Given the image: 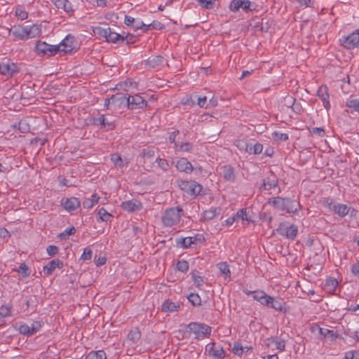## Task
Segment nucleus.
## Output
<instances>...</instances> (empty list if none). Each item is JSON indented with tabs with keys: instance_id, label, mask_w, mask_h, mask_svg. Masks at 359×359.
<instances>
[{
	"instance_id": "1",
	"label": "nucleus",
	"mask_w": 359,
	"mask_h": 359,
	"mask_svg": "<svg viewBox=\"0 0 359 359\" xmlns=\"http://www.w3.org/2000/svg\"><path fill=\"white\" fill-rule=\"evenodd\" d=\"M246 294H251L253 299L259 302L262 306L272 308L278 311H282L285 305V302L283 299L273 298L262 290L249 292Z\"/></svg>"
},
{
	"instance_id": "2",
	"label": "nucleus",
	"mask_w": 359,
	"mask_h": 359,
	"mask_svg": "<svg viewBox=\"0 0 359 359\" xmlns=\"http://www.w3.org/2000/svg\"><path fill=\"white\" fill-rule=\"evenodd\" d=\"M182 215L183 210L182 208H168L162 216V222L164 226L171 227L180 222Z\"/></svg>"
},
{
	"instance_id": "3",
	"label": "nucleus",
	"mask_w": 359,
	"mask_h": 359,
	"mask_svg": "<svg viewBox=\"0 0 359 359\" xmlns=\"http://www.w3.org/2000/svg\"><path fill=\"white\" fill-rule=\"evenodd\" d=\"M276 208L280 210H286L287 212H296L299 208V203L290 198L275 197L272 201Z\"/></svg>"
},
{
	"instance_id": "4",
	"label": "nucleus",
	"mask_w": 359,
	"mask_h": 359,
	"mask_svg": "<svg viewBox=\"0 0 359 359\" xmlns=\"http://www.w3.org/2000/svg\"><path fill=\"white\" fill-rule=\"evenodd\" d=\"M188 328L195 335L196 339H203L209 337L211 333V327L203 323L192 322L188 325Z\"/></svg>"
},
{
	"instance_id": "5",
	"label": "nucleus",
	"mask_w": 359,
	"mask_h": 359,
	"mask_svg": "<svg viewBox=\"0 0 359 359\" xmlns=\"http://www.w3.org/2000/svg\"><path fill=\"white\" fill-rule=\"evenodd\" d=\"M178 186L181 190L190 196H196L202 191V186L195 181L180 180Z\"/></svg>"
},
{
	"instance_id": "6",
	"label": "nucleus",
	"mask_w": 359,
	"mask_h": 359,
	"mask_svg": "<svg viewBox=\"0 0 359 359\" xmlns=\"http://www.w3.org/2000/svg\"><path fill=\"white\" fill-rule=\"evenodd\" d=\"M324 204L331 212L341 217H344L347 215L350 210V208L346 205L334 202L330 198L325 200Z\"/></svg>"
},
{
	"instance_id": "7",
	"label": "nucleus",
	"mask_w": 359,
	"mask_h": 359,
	"mask_svg": "<svg viewBox=\"0 0 359 359\" xmlns=\"http://www.w3.org/2000/svg\"><path fill=\"white\" fill-rule=\"evenodd\" d=\"M60 47L49 45L44 41H39L35 45V50L39 56L50 57L57 53Z\"/></svg>"
},
{
	"instance_id": "8",
	"label": "nucleus",
	"mask_w": 359,
	"mask_h": 359,
	"mask_svg": "<svg viewBox=\"0 0 359 359\" xmlns=\"http://www.w3.org/2000/svg\"><path fill=\"white\" fill-rule=\"evenodd\" d=\"M147 106V101L140 95L136 94L133 96H128L127 107L130 109H143Z\"/></svg>"
},
{
	"instance_id": "9",
	"label": "nucleus",
	"mask_w": 359,
	"mask_h": 359,
	"mask_svg": "<svg viewBox=\"0 0 359 359\" xmlns=\"http://www.w3.org/2000/svg\"><path fill=\"white\" fill-rule=\"evenodd\" d=\"M206 351L208 355L215 359H224L226 353L223 348L220 346H217L215 342L210 343L206 346Z\"/></svg>"
},
{
	"instance_id": "10",
	"label": "nucleus",
	"mask_w": 359,
	"mask_h": 359,
	"mask_svg": "<svg viewBox=\"0 0 359 359\" xmlns=\"http://www.w3.org/2000/svg\"><path fill=\"white\" fill-rule=\"evenodd\" d=\"M342 45L347 49L359 47V32H353L342 41Z\"/></svg>"
},
{
	"instance_id": "11",
	"label": "nucleus",
	"mask_w": 359,
	"mask_h": 359,
	"mask_svg": "<svg viewBox=\"0 0 359 359\" xmlns=\"http://www.w3.org/2000/svg\"><path fill=\"white\" fill-rule=\"evenodd\" d=\"M19 69L16 64L10 61L3 62L0 64V74L5 76H13L18 72Z\"/></svg>"
},
{
	"instance_id": "12",
	"label": "nucleus",
	"mask_w": 359,
	"mask_h": 359,
	"mask_svg": "<svg viewBox=\"0 0 359 359\" xmlns=\"http://www.w3.org/2000/svg\"><path fill=\"white\" fill-rule=\"evenodd\" d=\"M74 39L71 35H67L63 41L57 46L60 47L57 52L64 53L65 54L69 53L74 48Z\"/></svg>"
},
{
	"instance_id": "13",
	"label": "nucleus",
	"mask_w": 359,
	"mask_h": 359,
	"mask_svg": "<svg viewBox=\"0 0 359 359\" xmlns=\"http://www.w3.org/2000/svg\"><path fill=\"white\" fill-rule=\"evenodd\" d=\"M278 231L282 235H285L287 238L294 239L297 234L298 229L294 224H280Z\"/></svg>"
},
{
	"instance_id": "14",
	"label": "nucleus",
	"mask_w": 359,
	"mask_h": 359,
	"mask_svg": "<svg viewBox=\"0 0 359 359\" xmlns=\"http://www.w3.org/2000/svg\"><path fill=\"white\" fill-rule=\"evenodd\" d=\"M175 167L180 172L190 174L193 170L192 164L186 158H180L176 160Z\"/></svg>"
},
{
	"instance_id": "15",
	"label": "nucleus",
	"mask_w": 359,
	"mask_h": 359,
	"mask_svg": "<svg viewBox=\"0 0 359 359\" xmlns=\"http://www.w3.org/2000/svg\"><path fill=\"white\" fill-rule=\"evenodd\" d=\"M62 205L67 211L72 212L80 207L81 202L77 198L71 197L63 199L62 201Z\"/></svg>"
},
{
	"instance_id": "16",
	"label": "nucleus",
	"mask_w": 359,
	"mask_h": 359,
	"mask_svg": "<svg viewBox=\"0 0 359 359\" xmlns=\"http://www.w3.org/2000/svg\"><path fill=\"white\" fill-rule=\"evenodd\" d=\"M64 266L63 262L59 259H55L49 262L43 266V272L47 276L53 274L55 269H62Z\"/></svg>"
},
{
	"instance_id": "17",
	"label": "nucleus",
	"mask_w": 359,
	"mask_h": 359,
	"mask_svg": "<svg viewBox=\"0 0 359 359\" xmlns=\"http://www.w3.org/2000/svg\"><path fill=\"white\" fill-rule=\"evenodd\" d=\"M317 95L323 101L324 107L328 110L330 108V103L327 87L323 85L320 86L317 91Z\"/></svg>"
},
{
	"instance_id": "18",
	"label": "nucleus",
	"mask_w": 359,
	"mask_h": 359,
	"mask_svg": "<svg viewBox=\"0 0 359 359\" xmlns=\"http://www.w3.org/2000/svg\"><path fill=\"white\" fill-rule=\"evenodd\" d=\"M121 206L123 210L128 212L138 210L142 207L141 202L135 199L123 201Z\"/></svg>"
},
{
	"instance_id": "19",
	"label": "nucleus",
	"mask_w": 359,
	"mask_h": 359,
	"mask_svg": "<svg viewBox=\"0 0 359 359\" xmlns=\"http://www.w3.org/2000/svg\"><path fill=\"white\" fill-rule=\"evenodd\" d=\"M27 39L40 36L41 34V26L34 24L26 26Z\"/></svg>"
},
{
	"instance_id": "20",
	"label": "nucleus",
	"mask_w": 359,
	"mask_h": 359,
	"mask_svg": "<svg viewBox=\"0 0 359 359\" xmlns=\"http://www.w3.org/2000/svg\"><path fill=\"white\" fill-rule=\"evenodd\" d=\"M94 124H99L102 128H104L107 130H112L115 128L114 123L106 118L104 115H101L97 118L94 119Z\"/></svg>"
},
{
	"instance_id": "21",
	"label": "nucleus",
	"mask_w": 359,
	"mask_h": 359,
	"mask_svg": "<svg viewBox=\"0 0 359 359\" xmlns=\"http://www.w3.org/2000/svg\"><path fill=\"white\" fill-rule=\"evenodd\" d=\"M27 29L26 26H18V27H14L10 29V33L14 36L15 37L18 38L20 40H27Z\"/></svg>"
},
{
	"instance_id": "22",
	"label": "nucleus",
	"mask_w": 359,
	"mask_h": 359,
	"mask_svg": "<svg viewBox=\"0 0 359 359\" xmlns=\"http://www.w3.org/2000/svg\"><path fill=\"white\" fill-rule=\"evenodd\" d=\"M277 185L278 180L276 177L273 175H271L266 179L263 180V184L260 189L264 190H271V189L275 188Z\"/></svg>"
},
{
	"instance_id": "23",
	"label": "nucleus",
	"mask_w": 359,
	"mask_h": 359,
	"mask_svg": "<svg viewBox=\"0 0 359 359\" xmlns=\"http://www.w3.org/2000/svg\"><path fill=\"white\" fill-rule=\"evenodd\" d=\"M112 100V104L121 107L122 105L127 106L128 104V96L123 93H116L111 97Z\"/></svg>"
},
{
	"instance_id": "24",
	"label": "nucleus",
	"mask_w": 359,
	"mask_h": 359,
	"mask_svg": "<svg viewBox=\"0 0 359 359\" xmlns=\"http://www.w3.org/2000/svg\"><path fill=\"white\" fill-rule=\"evenodd\" d=\"M53 2L57 8L62 9L67 13L73 11L72 4L68 0H53Z\"/></svg>"
},
{
	"instance_id": "25",
	"label": "nucleus",
	"mask_w": 359,
	"mask_h": 359,
	"mask_svg": "<svg viewBox=\"0 0 359 359\" xmlns=\"http://www.w3.org/2000/svg\"><path fill=\"white\" fill-rule=\"evenodd\" d=\"M318 330L319 331V334L320 335V339H323L327 337H330L332 339H335L338 337V334L334 332V330H331L327 328H323L317 325Z\"/></svg>"
},
{
	"instance_id": "26",
	"label": "nucleus",
	"mask_w": 359,
	"mask_h": 359,
	"mask_svg": "<svg viewBox=\"0 0 359 359\" xmlns=\"http://www.w3.org/2000/svg\"><path fill=\"white\" fill-rule=\"evenodd\" d=\"M164 59L162 56L156 55L151 57L147 59V65L151 68H156L159 66L162 65L163 63Z\"/></svg>"
},
{
	"instance_id": "27",
	"label": "nucleus",
	"mask_w": 359,
	"mask_h": 359,
	"mask_svg": "<svg viewBox=\"0 0 359 359\" xmlns=\"http://www.w3.org/2000/svg\"><path fill=\"white\" fill-rule=\"evenodd\" d=\"M106 41L107 42L114 43H118L119 41L123 42L124 41V36H121L119 34H117L116 32H112L111 28H109Z\"/></svg>"
},
{
	"instance_id": "28",
	"label": "nucleus",
	"mask_w": 359,
	"mask_h": 359,
	"mask_svg": "<svg viewBox=\"0 0 359 359\" xmlns=\"http://www.w3.org/2000/svg\"><path fill=\"white\" fill-rule=\"evenodd\" d=\"M99 200L100 197L96 194H94L91 196V198H85L82 204L84 208L90 209L93 208L95 204L97 203Z\"/></svg>"
},
{
	"instance_id": "29",
	"label": "nucleus",
	"mask_w": 359,
	"mask_h": 359,
	"mask_svg": "<svg viewBox=\"0 0 359 359\" xmlns=\"http://www.w3.org/2000/svg\"><path fill=\"white\" fill-rule=\"evenodd\" d=\"M338 285L337 279L334 278H328L325 280V290L329 293H333L335 291L336 287Z\"/></svg>"
},
{
	"instance_id": "30",
	"label": "nucleus",
	"mask_w": 359,
	"mask_h": 359,
	"mask_svg": "<svg viewBox=\"0 0 359 359\" xmlns=\"http://www.w3.org/2000/svg\"><path fill=\"white\" fill-rule=\"evenodd\" d=\"M218 269L219 270L221 274L224 277V279L230 280L231 271L229 269V266L226 262H220L217 265Z\"/></svg>"
},
{
	"instance_id": "31",
	"label": "nucleus",
	"mask_w": 359,
	"mask_h": 359,
	"mask_svg": "<svg viewBox=\"0 0 359 359\" xmlns=\"http://www.w3.org/2000/svg\"><path fill=\"white\" fill-rule=\"evenodd\" d=\"M141 338V332L137 327L133 328L128 334V339L133 344L137 343Z\"/></svg>"
},
{
	"instance_id": "32",
	"label": "nucleus",
	"mask_w": 359,
	"mask_h": 359,
	"mask_svg": "<svg viewBox=\"0 0 359 359\" xmlns=\"http://www.w3.org/2000/svg\"><path fill=\"white\" fill-rule=\"evenodd\" d=\"M179 307V304L172 302L170 300H166L162 304V311L165 312H172L177 311Z\"/></svg>"
},
{
	"instance_id": "33",
	"label": "nucleus",
	"mask_w": 359,
	"mask_h": 359,
	"mask_svg": "<svg viewBox=\"0 0 359 359\" xmlns=\"http://www.w3.org/2000/svg\"><path fill=\"white\" fill-rule=\"evenodd\" d=\"M223 175L224 179L229 181H233L235 178L234 170L230 165L223 167Z\"/></svg>"
},
{
	"instance_id": "34",
	"label": "nucleus",
	"mask_w": 359,
	"mask_h": 359,
	"mask_svg": "<svg viewBox=\"0 0 359 359\" xmlns=\"http://www.w3.org/2000/svg\"><path fill=\"white\" fill-rule=\"evenodd\" d=\"M196 237H187L181 238L180 241H177V243L181 244L183 248H191L193 244H196Z\"/></svg>"
},
{
	"instance_id": "35",
	"label": "nucleus",
	"mask_w": 359,
	"mask_h": 359,
	"mask_svg": "<svg viewBox=\"0 0 359 359\" xmlns=\"http://www.w3.org/2000/svg\"><path fill=\"white\" fill-rule=\"evenodd\" d=\"M97 215H99V218L102 222H111V219L114 217L113 215L109 213L104 208H101L98 210Z\"/></svg>"
},
{
	"instance_id": "36",
	"label": "nucleus",
	"mask_w": 359,
	"mask_h": 359,
	"mask_svg": "<svg viewBox=\"0 0 359 359\" xmlns=\"http://www.w3.org/2000/svg\"><path fill=\"white\" fill-rule=\"evenodd\" d=\"M86 359H107L106 353L104 351L90 352L85 358Z\"/></svg>"
},
{
	"instance_id": "37",
	"label": "nucleus",
	"mask_w": 359,
	"mask_h": 359,
	"mask_svg": "<svg viewBox=\"0 0 359 359\" xmlns=\"http://www.w3.org/2000/svg\"><path fill=\"white\" fill-rule=\"evenodd\" d=\"M219 211L217 208H210L203 212V219L205 220H211L219 215Z\"/></svg>"
},
{
	"instance_id": "38",
	"label": "nucleus",
	"mask_w": 359,
	"mask_h": 359,
	"mask_svg": "<svg viewBox=\"0 0 359 359\" xmlns=\"http://www.w3.org/2000/svg\"><path fill=\"white\" fill-rule=\"evenodd\" d=\"M235 217L236 221L241 219V220H246L248 222H252V219L250 217L248 216V214L246 212V209H241L238 210L236 214L233 215Z\"/></svg>"
},
{
	"instance_id": "39",
	"label": "nucleus",
	"mask_w": 359,
	"mask_h": 359,
	"mask_svg": "<svg viewBox=\"0 0 359 359\" xmlns=\"http://www.w3.org/2000/svg\"><path fill=\"white\" fill-rule=\"evenodd\" d=\"M191 276L196 286L199 288L203 283V279L202 276H201L199 272L196 270L191 272Z\"/></svg>"
},
{
	"instance_id": "40",
	"label": "nucleus",
	"mask_w": 359,
	"mask_h": 359,
	"mask_svg": "<svg viewBox=\"0 0 359 359\" xmlns=\"http://www.w3.org/2000/svg\"><path fill=\"white\" fill-rule=\"evenodd\" d=\"M164 27H165L164 25L162 24L161 22L154 20L149 25H147V26H145V28L144 29V32H147L149 29L161 30V29H164Z\"/></svg>"
},
{
	"instance_id": "41",
	"label": "nucleus",
	"mask_w": 359,
	"mask_h": 359,
	"mask_svg": "<svg viewBox=\"0 0 359 359\" xmlns=\"http://www.w3.org/2000/svg\"><path fill=\"white\" fill-rule=\"evenodd\" d=\"M257 7L258 5L257 4L249 0H244L243 1V11L245 12L258 11Z\"/></svg>"
},
{
	"instance_id": "42",
	"label": "nucleus",
	"mask_w": 359,
	"mask_h": 359,
	"mask_svg": "<svg viewBox=\"0 0 359 359\" xmlns=\"http://www.w3.org/2000/svg\"><path fill=\"white\" fill-rule=\"evenodd\" d=\"M110 27L107 28H102L100 27H96L93 29V32L95 35L99 36L100 37L104 38L107 39V34L109 32V29Z\"/></svg>"
},
{
	"instance_id": "43",
	"label": "nucleus",
	"mask_w": 359,
	"mask_h": 359,
	"mask_svg": "<svg viewBox=\"0 0 359 359\" xmlns=\"http://www.w3.org/2000/svg\"><path fill=\"white\" fill-rule=\"evenodd\" d=\"M243 1L244 0H233L230 4V10L231 11H238L240 8L243 10Z\"/></svg>"
},
{
	"instance_id": "44",
	"label": "nucleus",
	"mask_w": 359,
	"mask_h": 359,
	"mask_svg": "<svg viewBox=\"0 0 359 359\" xmlns=\"http://www.w3.org/2000/svg\"><path fill=\"white\" fill-rule=\"evenodd\" d=\"M192 144L189 142L184 143H175V149H178L180 151H189L192 149Z\"/></svg>"
},
{
	"instance_id": "45",
	"label": "nucleus",
	"mask_w": 359,
	"mask_h": 359,
	"mask_svg": "<svg viewBox=\"0 0 359 359\" xmlns=\"http://www.w3.org/2000/svg\"><path fill=\"white\" fill-rule=\"evenodd\" d=\"M189 301L194 306H200L201 303V297L198 294L196 293H191L188 296Z\"/></svg>"
},
{
	"instance_id": "46",
	"label": "nucleus",
	"mask_w": 359,
	"mask_h": 359,
	"mask_svg": "<svg viewBox=\"0 0 359 359\" xmlns=\"http://www.w3.org/2000/svg\"><path fill=\"white\" fill-rule=\"evenodd\" d=\"M232 352L238 356H241L244 353V347L239 342H234L232 348Z\"/></svg>"
},
{
	"instance_id": "47",
	"label": "nucleus",
	"mask_w": 359,
	"mask_h": 359,
	"mask_svg": "<svg viewBox=\"0 0 359 359\" xmlns=\"http://www.w3.org/2000/svg\"><path fill=\"white\" fill-rule=\"evenodd\" d=\"M76 233V229L74 226L67 228L64 232L59 235L61 239L66 240L70 235H74Z\"/></svg>"
},
{
	"instance_id": "48",
	"label": "nucleus",
	"mask_w": 359,
	"mask_h": 359,
	"mask_svg": "<svg viewBox=\"0 0 359 359\" xmlns=\"http://www.w3.org/2000/svg\"><path fill=\"white\" fill-rule=\"evenodd\" d=\"M176 266L177 270L183 273H185L189 270V263L184 259L178 261Z\"/></svg>"
},
{
	"instance_id": "49",
	"label": "nucleus",
	"mask_w": 359,
	"mask_h": 359,
	"mask_svg": "<svg viewBox=\"0 0 359 359\" xmlns=\"http://www.w3.org/2000/svg\"><path fill=\"white\" fill-rule=\"evenodd\" d=\"M249 153H253L254 154H261L263 150V145L260 143H257L254 146L250 145Z\"/></svg>"
},
{
	"instance_id": "50",
	"label": "nucleus",
	"mask_w": 359,
	"mask_h": 359,
	"mask_svg": "<svg viewBox=\"0 0 359 359\" xmlns=\"http://www.w3.org/2000/svg\"><path fill=\"white\" fill-rule=\"evenodd\" d=\"M156 162L158 163V166L164 171H167L170 168L169 163L167 160L163 158H157Z\"/></svg>"
},
{
	"instance_id": "51",
	"label": "nucleus",
	"mask_w": 359,
	"mask_h": 359,
	"mask_svg": "<svg viewBox=\"0 0 359 359\" xmlns=\"http://www.w3.org/2000/svg\"><path fill=\"white\" fill-rule=\"evenodd\" d=\"M346 106L349 108L353 109L355 111L359 113V100L353 99L347 101Z\"/></svg>"
},
{
	"instance_id": "52",
	"label": "nucleus",
	"mask_w": 359,
	"mask_h": 359,
	"mask_svg": "<svg viewBox=\"0 0 359 359\" xmlns=\"http://www.w3.org/2000/svg\"><path fill=\"white\" fill-rule=\"evenodd\" d=\"M19 331L21 334L24 335L30 336L32 334L31 327L27 324L20 325L19 327Z\"/></svg>"
},
{
	"instance_id": "53",
	"label": "nucleus",
	"mask_w": 359,
	"mask_h": 359,
	"mask_svg": "<svg viewBox=\"0 0 359 359\" xmlns=\"http://www.w3.org/2000/svg\"><path fill=\"white\" fill-rule=\"evenodd\" d=\"M272 137L275 140L286 141L288 140V135L275 131L272 133Z\"/></svg>"
},
{
	"instance_id": "54",
	"label": "nucleus",
	"mask_w": 359,
	"mask_h": 359,
	"mask_svg": "<svg viewBox=\"0 0 359 359\" xmlns=\"http://www.w3.org/2000/svg\"><path fill=\"white\" fill-rule=\"evenodd\" d=\"M343 359H359V350L347 351Z\"/></svg>"
},
{
	"instance_id": "55",
	"label": "nucleus",
	"mask_w": 359,
	"mask_h": 359,
	"mask_svg": "<svg viewBox=\"0 0 359 359\" xmlns=\"http://www.w3.org/2000/svg\"><path fill=\"white\" fill-rule=\"evenodd\" d=\"M92 257V250L90 248L87 247L84 248L83 254L81 256L82 260H89Z\"/></svg>"
},
{
	"instance_id": "56",
	"label": "nucleus",
	"mask_w": 359,
	"mask_h": 359,
	"mask_svg": "<svg viewBox=\"0 0 359 359\" xmlns=\"http://www.w3.org/2000/svg\"><path fill=\"white\" fill-rule=\"evenodd\" d=\"M11 315V306H2L0 307V316L3 318L8 317Z\"/></svg>"
},
{
	"instance_id": "57",
	"label": "nucleus",
	"mask_w": 359,
	"mask_h": 359,
	"mask_svg": "<svg viewBox=\"0 0 359 359\" xmlns=\"http://www.w3.org/2000/svg\"><path fill=\"white\" fill-rule=\"evenodd\" d=\"M236 145L241 149L244 150L247 152L249 151V147L250 145L248 144V142L245 140H238L237 141Z\"/></svg>"
},
{
	"instance_id": "58",
	"label": "nucleus",
	"mask_w": 359,
	"mask_h": 359,
	"mask_svg": "<svg viewBox=\"0 0 359 359\" xmlns=\"http://www.w3.org/2000/svg\"><path fill=\"white\" fill-rule=\"evenodd\" d=\"M29 269L28 266L25 263H22L20 265L18 272L22 273L24 277H27L29 275V273L28 272Z\"/></svg>"
},
{
	"instance_id": "59",
	"label": "nucleus",
	"mask_w": 359,
	"mask_h": 359,
	"mask_svg": "<svg viewBox=\"0 0 359 359\" xmlns=\"http://www.w3.org/2000/svg\"><path fill=\"white\" fill-rule=\"evenodd\" d=\"M311 133L320 137H324L325 135V132L323 128H313L311 130Z\"/></svg>"
},
{
	"instance_id": "60",
	"label": "nucleus",
	"mask_w": 359,
	"mask_h": 359,
	"mask_svg": "<svg viewBox=\"0 0 359 359\" xmlns=\"http://www.w3.org/2000/svg\"><path fill=\"white\" fill-rule=\"evenodd\" d=\"M154 154L155 152L153 149H143L141 153L142 157H146L148 158H153Z\"/></svg>"
},
{
	"instance_id": "61",
	"label": "nucleus",
	"mask_w": 359,
	"mask_h": 359,
	"mask_svg": "<svg viewBox=\"0 0 359 359\" xmlns=\"http://www.w3.org/2000/svg\"><path fill=\"white\" fill-rule=\"evenodd\" d=\"M276 347L280 351H283L285 348V341L283 339L275 341Z\"/></svg>"
},
{
	"instance_id": "62",
	"label": "nucleus",
	"mask_w": 359,
	"mask_h": 359,
	"mask_svg": "<svg viewBox=\"0 0 359 359\" xmlns=\"http://www.w3.org/2000/svg\"><path fill=\"white\" fill-rule=\"evenodd\" d=\"M46 250L50 256H54L58 252V248L55 245H49Z\"/></svg>"
},
{
	"instance_id": "63",
	"label": "nucleus",
	"mask_w": 359,
	"mask_h": 359,
	"mask_svg": "<svg viewBox=\"0 0 359 359\" xmlns=\"http://www.w3.org/2000/svg\"><path fill=\"white\" fill-rule=\"evenodd\" d=\"M15 14L22 20L27 18V13L20 8L16 9Z\"/></svg>"
},
{
	"instance_id": "64",
	"label": "nucleus",
	"mask_w": 359,
	"mask_h": 359,
	"mask_svg": "<svg viewBox=\"0 0 359 359\" xmlns=\"http://www.w3.org/2000/svg\"><path fill=\"white\" fill-rule=\"evenodd\" d=\"M351 272L355 276L359 278V261L352 265Z\"/></svg>"
}]
</instances>
